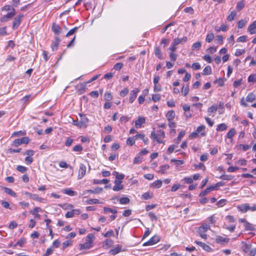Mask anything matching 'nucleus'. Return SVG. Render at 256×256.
I'll list each match as a JSON object with an SVG mask.
<instances>
[{"instance_id": "nucleus-30", "label": "nucleus", "mask_w": 256, "mask_h": 256, "mask_svg": "<svg viewBox=\"0 0 256 256\" xmlns=\"http://www.w3.org/2000/svg\"><path fill=\"white\" fill-rule=\"evenodd\" d=\"M214 34L212 32H209L207 34L206 38V42H210L214 38Z\"/></svg>"}, {"instance_id": "nucleus-11", "label": "nucleus", "mask_w": 256, "mask_h": 256, "mask_svg": "<svg viewBox=\"0 0 256 256\" xmlns=\"http://www.w3.org/2000/svg\"><path fill=\"white\" fill-rule=\"evenodd\" d=\"M210 228V226L208 224H204L198 228V232L199 234H204Z\"/></svg>"}, {"instance_id": "nucleus-43", "label": "nucleus", "mask_w": 256, "mask_h": 256, "mask_svg": "<svg viewBox=\"0 0 256 256\" xmlns=\"http://www.w3.org/2000/svg\"><path fill=\"white\" fill-rule=\"evenodd\" d=\"M151 138L156 140L158 143H162V142L158 138V134H156L154 132H151Z\"/></svg>"}, {"instance_id": "nucleus-59", "label": "nucleus", "mask_w": 256, "mask_h": 256, "mask_svg": "<svg viewBox=\"0 0 256 256\" xmlns=\"http://www.w3.org/2000/svg\"><path fill=\"white\" fill-rule=\"evenodd\" d=\"M20 144L21 143L20 138L14 140L12 144V146L14 147H18Z\"/></svg>"}, {"instance_id": "nucleus-23", "label": "nucleus", "mask_w": 256, "mask_h": 256, "mask_svg": "<svg viewBox=\"0 0 256 256\" xmlns=\"http://www.w3.org/2000/svg\"><path fill=\"white\" fill-rule=\"evenodd\" d=\"M62 192L64 194H66L70 196H74L76 195V192L75 191H74L73 190H71L70 188H66L62 190Z\"/></svg>"}, {"instance_id": "nucleus-62", "label": "nucleus", "mask_w": 256, "mask_h": 256, "mask_svg": "<svg viewBox=\"0 0 256 256\" xmlns=\"http://www.w3.org/2000/svg\"><path fill=\"white\" fill-rule=\"evenodd\" d=\"M148 216L150 218L152 221H156L158 220L157 216L155 214L152 212H150L148 214Z\"/></svg>"}, {"instance_id": "nucleus-29", "label": "nucleus", "mask_w": 256, "mask_h": 256, "mask_svg": "<svg viewBox=\"0 0 256 256\" xmlns=\"http://www.w3.org/2000/svg\"><path fill=\"white\" fill-rule=\"evenodd\" d=\"M212 74V68L210 66H206L203 70V75H209Z\"/></svg>"}, {"instance_id": "nucleus-63", "label": "nucleus", "mask_w": 256, "mask_h": 256, "mask_svg": "<svg viewBox=\"0 0 256 256\" xmlns=\"http://www.w3.org/2000/svg\"><path fill=\"white\" fill-rule=\"evenodd\" d=\"M160 99V96L159 94H153L152 95V100L154 102H158Z\"/></svg>"}, {"instance_id": "nucleus-13", "label": "nucleus", "mask_w": 256, "mask_h": 256, "mask_svg": "<svg viewBox=\"0 0 256 256\" xmlns=\"http://www.w3.org/2000/svg\"><path fill=\"white\" fill-rule=\"evenodd\" d=\"M60 41V40L58 37H55L54 40L52 42L51 44V48L52 51H56L58 50V48Z\"/></svg>"}, {"instance_id": "nucleus-3", "label": "nucleus", "mask_w": 256, "mask_h": 256, "mask_svg": "<svg viewBox=\"0 0 256 256\" xmlns=\"http://www.w3.org/2000/svg\"><path fill=\"white\" fill-rule=\"evenodd\" d=\"M16 14V10L14 8H12V10L10 12H8L6 15L2 16L0 20V21L2 22H6L12 19Z\"/></svg>"}, {"instance_id": "nucleus-49", "label": "nucleus", "mask_w": 256, "mask_h": 256, "mask_svg": "<svg viewBox=\"0 0 256 256\" xmlns=\"http://www.w3.org/2000/svg\"><path fill=\"white\" fill-rule=\"evenodd\" d=\"M244 2L242 1H240L237 3L236 8V9L238 11H240L244 8Z\"/></svg>"}, {"instance_id": "nucleus-25", "label": "nucleus", "mask_w": 256, "mask_h": 256, "mask_svg": "<svg viewBox=\"0 0 256 256\" xmlns=\"http://www.w3.org/2000/svg\"><path fill=\"white\" fill-rule=\"evenodd\" d=\"M255 99L256 95L252 92L249 93L246 97V101L248 102H253Z\"/></svg>"}, {"instance_id": "nucleus-55", "label": "nucleus", "mask_w": 256, "mask_h": 256, "mask_svg": "<svg viewBox=\"0 0 256 256\" xmlns=\"http://www.w3.org/2000/svg\"><path fill=\"white\" fill-rule=\"evenodd\" d=\"M16 170L20 172L24 173L26 171L27 168L22 166H18L16 168Z\"/></svg>"}, {"instance_id": "nucleus-16", "label": "nucleus", "mask_w": 256, "mask_h": 256, "mask_svg": "<svg viewBox=\"0 0 256 256\" xmlns=\"http://www.w3.org/2000/svg\"><path fill=\"white\" fill-rule=\"evenodd\" d=\"M61 28L58 24L53 23L52 26V30L56 35H58L61 32Z\"/></svg>"}, {"instance_id": "nucleus-31", "label": "nucleus", "mask_w": 256, "mask_h": 256, "mask_svg": "<svg viewBox=\"0 0 256 256\" xmlns=\"http://www.w3.org/2000/svg\"><path fill=\"white\" fill-rule=\"evenodd\" d=\"M219 178L222 180H233L234 176L232 175L222 174Z\"/></svg>"}, {"instance_id": "nucleus-21", "label": "nucleus", "mask_w": 256, "mask_h": 256, "mask_svg": "<svg viewBox=\"0 0 256 256\" xmlns=\"http://www.w3.org/2000/svg\"><path fill=\"white\" fill-rule=\"evenodd\" d=\"M166 116L168 121L172 120L175 117V112L173 110H170L168 112Z\"/></svg>"}, {"instance_id": "nucleus-57", "label": "nucleus", "mask_w": 256, "mask_h": 256, "mask_svg": "<svg viewBox=\"0 0 256 256\" xmlns=\"http://www.w3.org/2000/svg\"><path fill=\"white\" fill-rule=\"evenodd\" d=\"M72 150L74 152H81L82 150V147L80 144H77L73 148Z\"/></svg>"}, {"instance_id": "nucleus-44", "label": "nucleus", "mask_w": 256, "mask_h": 256, "mask_svg": "<svg viewBox=\"0 0 256 256\" xmlns=\"http://www.w3.org/2000/svg\"><path fill=\"white\" fill-rule=\"evenodd\" d=\"M21 150H22L21 148H18L17 149L10 148L8 150V153H10V154H14V153H16V152L18 153V152H21Z\"/></svg>"}, {"instance_id": "nucleus-64", "label": "nucleus", "mask_w": 256, "mask_h": 256, "mask_svg": "<svg viewBox=\"0 0 256 256\" xmlns=\"http://www.w3.org/2000/svg\"><path fill=\"white\" fill-rule=\"evenodd\" d=\"M245 52V50L244 49H236V50L234 55L236 56H238L242 55L243 53Z\"/></svg>"}, {"instance_id": "nucleus-56", "label": "nucleus", "mask_w": 256, "mask_h": 256, "mask_svg": "<svg viewBox=\"0 0 256 256\" xmlns=\"http://www.w3.org/2000/svg\"><path fill=\"white\" fill-rule=\"evenodd\" d=\"M152 196V194L150 192H146L142 195V197L144 200H148L151 198Z\"/></svg>"}, {"instance_id": "nucleus-27", "label": "nucleus", "mask_w": 256, "mask_h": 256, "mask_svg": "<svg viewBox=\"0 0 256 256\" xmlns=\"http://www.w3.org/2000/svg\"><path fill=\"white\" fill-rule=\"evenodd\" d=\"M162 181L160 180H158L151 184V186L154 188H160L162 186Z\"/></svg>"}, {"instance_id": "nucleus-39", "label": "nucleus", "mask_w": 256, "mask_h": 256, "mask_svg": "<svg viewBox=\"0 0 256 256\" xmlns=\"http://www.w3.org/2000/svg\"><path fill=\"white\" fill-rule=\"evenodd\" d=\"M247 21L244 20H241L238 22V27L240 29L243 28L246 24Z\"/></svg>"}, {"instance_id": "nucleus-12", "label": "nucleus", "mask_w": 256, "mask_h": 256, "mask_svg": "<svg viewBox=\"0 0 256 256\" xmlns=\"http://www.w3.org/2000/svg\"><path fill=\"white\" fill-rule=\"evenodd\" d=\"M195 242L196 244H198L199 246H200L201 248H202L204 250L208 252L212 251V248L209 246L207 245L206 244L202 242L197 241V240H196Z\"/></svg>"}, {"instance_id": "nucleus-41", "label": "nucleus", "mask_w": 256, "mask_h": 256, "mask_svg": "<svg viewBox=\"0 0 256 256\" xmlns=\"http://www.w3.org/2000/svg\"><path fill=\"white\" fill-rule=\"evenodd\" d=\"M26 134V132L25 131L20 130L18 132H14L12 134V136H24Z\"/></svg>"}, {"instance_id": "nucleus-51", "label": "nucleus", "mask_w": 256, "mask_h": 256, "mask_svg": "<svg viewBox=\"0 0 256 256\" xmlns=\"http://www.w3.org/2000/svg\"><path fill=\"white\" fill-rule=\"evenodd\" d=\"M218 107L216 106L213 105L211 107L209 108L208 110V113H214L216 112Z\"/></svg>"}, {"instance_id": "nucleus-4", "label": "nucleus", "mask_w": 256, "mask_h": 256, "mask_svg": "<svg viewBox=\"0 0 256 256\" xmlns=\"http://www.w3.org/2000/svg\"><path fill=\"white\" fill-rule=\"evenodd\" d=\"M160 240V237L158 235H155L152 237L148 241L143 244V246H152L158 243Z\"/></svg>"}, {"instance_id": "nucleus-37", "label": "nucleus", "mask_w": 256, "mask_h": 256, "mask_svg": "<svg viewBox=\"0 0 256 256\" xmlns=\"http://www.w3.org/2000/svg\"><path fill=\"white\" fill-rule=\"evenodd\" d=\"M236 134L235 129L234 128H231L226 134V137L228 138H232Z\"/></svg>"}, {"instance_id": "nucleus-54", "label": "nucleus", "mask_w": 256, "mask_h": 256, "mask_svg": "<svg viewBox=\"0 0 256 256\" xmlns=\"http://www.w3.org/2000/svg\"><path fill=\"white\" fill-rule=\"evenodd\" d=\"M21 144H28L30 142V138L28 137L24 136L20 138Z\"/></svg>"}, {"instance_id": "nucleus-19", "label": "nucleus", "mask_w": 256, "mask_h": 256, "mask_svg": "<svg viewBox=\"0 0 256 256\" xmlns=\"http://www.w3.org/2000/svg\"><path fill=\"white\" fill-rule=\"evenodd\" d=\"M205 128L206 126L204 125H201L197 128L196 131L198 134H200L202 136H205L206 135Z\"/></svg>"}, {"instance_id": "nucleus-20", "label": "nucleus", "mask_w": 256, "mask_h": 256, "mask_svg": "<svg viewBox=\"0 0 256 256\" xmlns=\"http://www.w3.org/2000/svg\"><path fill=\"white\" fill-rule=\"evenodd\" d=\"M252 247V245L250 244H248L246 242H242V246L241 248L242 250L244 253H248L249 252V250H250V248Z\"/></svg>"}, {"instance_id": "nucleus-53", "label": "nucleus", "mask_w": 256, "mask_h": 256, "mask_svg": "<svg viewBox=\"0 0 256 256\" xmlns=\"http://www.w3.org/2000/svg\"><path fill=\"white\" fill-rule=\"evenodd\" d=\"M129 120L128 116H122L120 118V120L122 124H124L128 122Z\"/></svg>"}, {"instance_id": "nucleus-60", "label": "nucleus", "mask_w": 256, "mask_h": 256, "mask_svg": "<svg viewBox=\"0 0 256 256\" xmlns=\"http://www.w3.org/2000/svg\"><path fill=\"white\" fill-rule=\"evenodd\" d=\"M72 241L66 240L62 244V249H65L72 244Z\"/></svg>"}, {"instance_id": "nucleus-1", "label": "nucleus", "mask_w": 256, "mask_h": 256, "mask_svg": "<svg viewBox=\"0 0 256 256\" xmlns=\"http://www.w3.org/2000/svg\"><path fill=\"white\" fill-rule=\"evenodd\" d=\"M94 236L92 234H88L85 238V242L83 244H80V249L88 250L92 246V238Z\"/></svg>"}, {"instance_id": "nucleus-34", "label": "nucleus", "mask_w": 256, "mask_h": 256, "mask_svg": "<svg viewBox=\"0 0 256 256\" xmlns=\"http://www.w3.org/2000/svg\"><path fill=\"white\" fill-rule=\"evenodd\" d=\"M112 98V94L110 92H106L105 93L104 99L106 102H110Z\"/></svg>"}, {"instance_id": "nucleus-9", "label": "nucleus", "mask_w": 256, "mask_h": 256, "mask_svg": "<svg viewBox=\"0 0 256 256\" xmlns=\"http://www.w3.org/2000/svg\"><path fill=\"white\" fill-rule=\"evenodd\" d=\"M114 182L115 185L112 188L113 190L118 192L123 189L124 186L122 184V180H116Z\"/></svg>"}, {"instance_id": "nucleus-22", "label": "nucleus", "mask_w": 256, "mask_h": 256, "mask_svg": "<svg viewBox=\"0 0 256 256\" xmlns=\"http://www.w3.org/2000/svg\"><path fill=\"white\" fill-rule=\"evenodd\" d=\"M122 247L121 245L118 244L116 247L110 250V253L112 255H116L121 251Z\"/></svg>"}, {"instance_id": "nucleus-28", "label": "nucleus", "mask_w": 256, "mask_h": 256, "mask_svg": "<svg viewBox=\"0 0 256 256\" xmlns=\"http://www.w3.org/2000/svg\"><path fill=\"white\" fill-rule=\"evenodd\" d=\"M202 46V43L200 42H196L193 44L192 46V50H200Z\"/></svg>"}, {"instance_id": "nucleus-45", "label": "nucleus", "mask_w": 256, "mask_h": 256, "mask_svg": "<svg viewBox=\"0 0 256 256\" xmlns=\"http://www.w3.org/2000/svg\"><path fill=\"white\" fill-rule=\"evenodd\" d=\"M236 15V13L234 11H232L230 12V14L228 16L227 20L228 21L232 20Z\"/></svg>"}, {"instance_id": "nucleus-52", "label": "nucleus", "mask_w": 256, "mask_h": 256, "mask_svg": "<svg viewBox=\"0 0 256 256\" xmlns=\"http://www.w3.org/2000/svg\"><path fill=\"white\" fill-rule=\"evenodd\" d=\"M228 239L222 236H218L216 238V242H228Z\"/></svg>"}, {"instance_id": "nucleus-6", "label": "nucleus", "mask_w": 256, "mask_h": 256, "mask_svg": "<svg viewBox=\"0 0 256 256\" xmlns=\"http://www.w3.org/2000/svg\"><path fill=\"white\" fill-rule=\"evenodd\" d=\"M79 116L80 117V120H79L80 122V124L79 125L83 126V128H86L87 126V124L88 122V119L85 114H79Z\"/></svg>"}, {"instance_id": "nucleus-50", "label": "nucleus", "mask_w": 256, "mask_h": 256, "mask_svg": "<svg viewBox=\"0 0 256 256\" xmlns=\"http://www.w3.org/2000/svg\"><path fill=\"white\" fill-rule=\"evenodd\" d=\"M128 88H125L120 92V95L122 97H124L128 94Z\"/></svg>"}, {"instance_id": "nucleus-17", "label": "nucleus", "mask_w": 256, "mask_h": 256, "mask_svg": "<svg viewBox=\"0 0 256 256\" xmlns=\"http://www.w3.org/2000/svg\"><path fill=\"white\" fill-rule=\"evenodd\" d=\"M86 83H80L76 86V89L80 94H84L86 89Z\"/></svg>"}, {"instance_id": "nucleus-38", "label": "nucleus", "mask_w": 256, "mask_h": 256, "mask_svg": "<svg viewBox=\"0 0 256 256\" xmlns=\"http://www.w3.org/2000/svg\"><path fill=\"white\" fill-rule=\"evenodd\" d=\"M78 28H79V27L76 26V27H74V28L71 29L67 32L66 36V37H68V36L72 35L73 34H75L78 31Z\"/></svg>"}, {"instance_id": "nucleus-42", "label": "nucleus", "mask_w": 256, "mask_h": 256, "mask_svg": "<svg viewBox=\"0 0 256 256\" xmlns=\"http://www.w3.org/2000/svg\"><path fill=\"white\" fill-rule=\"evenodd\" d=\"M185 133L184 132H179L178 136L176 139V143L177 144H178L180 142L182 138L184 136Z\"/></svg>"}, {"instance_id": "nucleus-46", "label": "nucleus", "mask_w": 256, "mask_h": 256, "mask_svg": "<svg viewBox=\"0 0 256 256\" xmlns=\"http://www.w3.org/2000/svg\"><path fill=\"white\" fill-rule=\"evenodd\" d=\"M248 82H256V74H252L249 76L248 78Z\"/></svg>"}, {"instance_id": "nucleus-15", "label": "nucleus", "mask_w": 256, "mask_h": 256, "mask_svg": "<svg viewBox=\"0 0 256 256\" xmlns=\"http://www.w3.org/2000/svg\"><path fill=\"white\" fill-rule=\"evenodd\" d=\"M146 119L143 116H139L138 119L135 122V126L136 128H140L142 124L145 123Z\"/></svg>"}, {"instance_id": "nucleus-61", "label": "nucleus", "mask_w": 256, "mask_h": 256, "mask_svg": "<svg viewBox=\"0 0 256 256\" xmlns=\"http://www.w3.org/2000/svg\"><path fill=\"white\" fill-rule=\"evenodd\" d=\"M170 162H174V164L176 166H180V165L182 164H184V160H182L172 159L170 160Z\"/></svg>"}, {"instance_id": "nucleus-58", "label": "nucleus", "mask_w": 256, "mask_h": 256, "mask_svg": "<svg viewBox=\"0 0 256 256\" xmlns=\"http://www.w3.org/2000/svg\"><path fill=\"white\" fill-rule=\"evenodd\" d=\"M26 242V240L25 238H20L17 242L16 246H20L22 247Z\"/></svg>"}, {"instance_id": "nucleus-24", "label": "nucleus", "mask_w": 256, "mask_h": 256, "mask_svg": "<svg viewBox=\"0 0 256 256\" xmlns=\"http://www.w3.org/2000/svg\"><path fill=\"white\" fill-rule=\"evenodd\" d=\"M3 190H4V192L10 195L11 196H12L13 197H14V198L16 197V193L14 191H13L11 188H6V187H4Z\"/></svg>"}, {"instance_id": "nucleus-36", "label": "nucleus", "mask_w": 256, "mask_h": 256, "mask_svg": "<svg viewBox=\"0 0 256 256\" xmlns=\"http://www.w3.org/2000/svg\"><path fill=\"white\" fill-rule=\"evenodd\" d=\"M135 138L134 137H129L126 140V143L130 146H132L135 144Z\"/></svg>"}, {"instance_id": "nucleus-47", "label": "nucleus", "mask_w": 256, "mask_h": 256, "mask_svg": "<svg viewBox=\"0 0 256 256\" xmlns=\"http://www.w3.org/2000/svg\"><path fill=\"white\" fill-rule=\"evenodd\" d=\"M244 226L246 230H254V228L252 226V225L248 222L246 223Z\"/></svg>"}, {"instance_id": "nucleus-18", "label": "nucleus", "mask_w": 256, "mask_h": 256, "mask_svg": "<svg viewBox=\"0 0 256 256\" xmlns=\"http://www.w3.org/2000/svg\"><path fill=\"white\" fill-rule=\"evenodd\" d=\"M154 52L156 56L157 57L158 59L162 60L164 58L162 52L158 46H155Z\"/></svg>"}, {"instance_id": "nucleus-48", "label": "nucleus", "mask_w": 256, "mask_h": 256, "mask_svg": "<svg viewBox=\"0 0 256 256\" xmlns=\"http://www.w3.org/2000/svg\"><path fill=\"white\" fill-rule=\"evenodd\" d=\"M226 200L221 199L217 202L216 205L218 207H222L226 204Z\"/></svg>"}, {"instance_id": "nucleus-5", "label": "nucleus", "mask_w": 256, "mask_h": 256, "mask_svg": "<svg viewBox=\"0 0 256 256\" xmlns=\"http://www.w3.org/2000/svg\"><path fill=\"white\" fill-rule=\"evenodd\" d=\"M140 90L138 88H134L130 91L129 97L130 103L132 104L135 100Z\"/></svg>"}, {"instance_id": "nucleus-2", "label": "nucleus", "mask_w": 256, "mask_h": 256, "mask_svg": "<svg viewBox=\"0 0 256 256\" xmlns=\"http://www.w3.org/2000/svg\"><path fill=\"white\" fill-rule=\"evenodd\" d=\"M24 17V14H20L14 18L12 26L13 30H16L19 27Z\"/></svg>"}, {"instance_id": "nucleus-35", "label": "nucleus", "mask_w": 256, "mask_h": 256, "mask_svg": "<svg viewBox=\"0 0 256 256\" xmlns=\"http://www.w3.org/2000/svg\"><path fill=\"white\" fill-rule=\"evenodd\" d=\"M110 180L108 179L104 178L102 180H94V184H108Z\"/></svg>"}, {"instance_id": "nucleus-10", "label": "nucleus", "mask_w": 256, "mask_h": 256, "mask_svg": "<svg viewBox=\"0 0 256 256\" xmlns=\"http://www.w3.org/2000/svg\"><path fill=\"white\" fill-rule=\"evenodd\" d=\"M80 213L79 209H72V210L66 213L65 216L66 218H70L74 217L76 214H79Z\"/></svg>"}, {"instance_id": "nucleus-8", "label": "nucleus", "mask_w": 256, "mask_h": 256, "mask_svg": "<svg viewBox=\"0 0 256 256\" xmlns=\"http://www.w3.org/2000/svg\"><path fill=\"white\" fill-rule=\"evenodd\" d=\"M117 212L116 209H104V214H108L109 213H112V214L110 216V221L114 220L116 216L115 214Z\"/></svg>"}, {"instance_id": "nucleus-7", "label": "nucleus", "mask_w": 256, "mask_h": 256, "mask_svg": "<svg viewBox=\"0 0 256 256\" xmlns=\"http://www.w3.org/2000/svg\"><path fill=\"white\" fill-rule=\"evenodd\" d=\"M86 172V166L83 164L80 165V169L78 170V180H81L85 176Z\"/></svg>"}, {"instance_id": "nucleus-40", "label": "nucleus", "mask_w": 256, "mask_h": 256, "mask_svg": "<svg viewBox=\"0 0 256 256\" xmlns=\"http://www.w3.org/2000/svg\"><path fill=\"white\" fill-rule=\"evenodd\" d=\"M120 203L122 204H126L130 202V199L128 197H122L119 200Z\"/></svg>"}, {"instance_id": "nucleus-33", "label": "nucleus", "mask_w": 256, "mask_h": 256, "mask_svg": "<svg viewBox=\"0 0 256 256\" xmlns=\"http://www.w3.org/2000/svg\"><path fill=\"white\" fill-rule=\"evenodd\" d=\"M169 168H170V166L168 164H164V165L161 166L160 167L159 172L162 174H165L166 170H167Z\"/></svg>"}, {"instance_id": "nucleus-26", "label": "nucleus", "mask_w": 256, "mask_h": 256, "mask_svg": "<svg viewBox=\"0 0 256 256\" xmlns=\"http://www.w3.org/2000/svg\"><path fill=\"white\" fill-rule=\"evenodd\" d=\"M189 92V86L188 84H187L186 86L184 84L183 85L182 88V94L184 96H186Z\"/></svg>"}, {"instance_id": "nucleus-14", "label": "nucleus", "mask_w": 256, "mask_h": 256, "mask_svg": "<svg viewBox=\"0 0 256 256\" xmlns=\"http://www.w3.org/2000/svg\"><path fill=\"white\" fill-rule=\"evenodd\" d=\"M256 20L254 21L248 28V32L250 34H256Z\"/></svg>"}, {"instance_id": "nucleus-32", "label": "nucleus", "mask_w": 256, "mask_h": 256, "mask_svg": "<svg viewBox=\"0 0 256 256\" xmlns=\"http://www.w3.org/2000/svg\"><path fill=\"white\" fill-rule=\"evenodd\" d=\"M226 128H227L226 125L224 123H222V124H218L217 126L216 130L218 132V131L222 132V131L226 130Z\"/></svg>"}]
</instances>
